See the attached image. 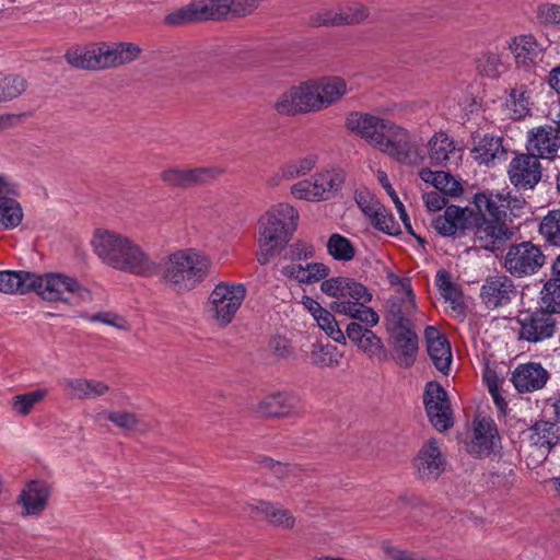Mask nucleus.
I'll return each mask as SVG.
<instances>
[{
	"mask_svg": "<svg viewBox=\"0 0 560 560\" xmlns=\"http://www.w3.org/2000/svg\"><path fill=\"white\" fill-rule=\"evenodd\" d=\"M349 131L360 136L373 148L412 164L422 163L424 156L419 151V141L406 128L389 119L352 112L346 118Z\"/></svg>",
	"mask_w": 560,
	"mask_h": 560,
	"instance_id": "1",
	"label": "nucleus"
},
{
	"mask_svg": "<svg viewBox=\"0 0 560 560\" xmlns=\"http://www.w3.org/2000/svg\"><path fill=\"white\" fill-rule=\"evenodd\" d=\"M91 246L101 261L115 270L139 277H153L159 271V264L140 244L116 231L97 229Z\"/></svg>",
	"mask_w": 560,
	"mask_h": 560,
	"instance_id": "2",
	"label": "nucleus"
},
{
	"mask_svg": "<svg viewBox=\"0 0 560 560\" xmlns=\"http://www.w3.org/2000/svg\"><path fill=\"white\" fill-rule=\"evenodd\" d=\"M299 211L289 202L270 205L257 220V253L260 265H267L277 250L285 246L294 235Z\"/></svg>",
	"mask_w": 560,
	"mask_h": 560,
	"instance_id": "3",
	"label": "nucleus"
},
{
	"mask_svg": "<svg viewBox=\"0 0 560 560\" xmlns=\"http://www.w3.org/2000/svg\"><path fill=\"white\" fill-rule=\"evenodd\" d=\"M320 291L334 299L330 304L334 312L360 320L369 327L377 325V313L368 306L372 294L362 283L348 277H332L320 283Z\"/></svg>",
	"mask_w": 560,
	"mask_h": 560,
	"instance_id": "4",
	"label": "nucleus"
},
{
	"mask_svg": "<svg viewBox=\"0 0 560 560\" xmlns=\"http://www.w3.org/2000/svg\"><path fill=\"white\" fill-rule=\"evenodd\" d=\"M211 258L196 247L176 249L164 262L163 280L176 293H187L200 285L209 276Z\"/></svg>",
	"mask_w": 560,
	"mask_h": 560,
	"instance_id": "5",
	"label": "nucleus"
},
{
	"mask_svg": "<svg viewBox=\"0 0 560 560\" xmlns=\"http://www.w3.org/2000/svg\"><path fill=\"white\" fill-rule=\"evenodd\" d=\"M141 48L133 43H101L84 48L70 49L67 61L81 69H107L136 60Z\"/></svg>",
	"mask_w": 560,
	"mask_h": 560,
	"instance_id": "6",
	"label": "nucleus"
},
{
	"mask_svg": "<svg viewBox=\"0 0 560 560\" xmlns=\"http://www.w3.org/2000/svg\"><path fill=\"white\" fill-rule=\"evenodd\" d=\"M33 281V292L47 302L79 306L93 301V293L88 287L63 272H34Z\"/></svg>",
	"mask_w": 560,
	"mask_h": 560,
	"instance_id": "7",
	"label": "nucleus"
},
{
	"mask_svg": "<svg viewBox=\"0 0 560 560\" xmlns=\"http://www.w3.org/2000/svg\"><path fill=\"white\" fill-rule=\"evenodd\" d=\"M247 295L245 284L233 281H220L210 292L206 312L219 327H226L235 318Z\"/></svg>",
	"mask_w": 560,
	"mask_h": 560,
	"instance_id": "8",
	"label": "nucleus"
},
{
	"mask_svg": "<svg viewBox=\"0 0 560 560\" xmlns=\"http://www.w3.org/2000/svg\"><path fill=\"white\" fill-rule=\"evenodd\" d=\"M317 96V90L313 79H311L284 90L277 97L273 108L282 116L319 112Z\"/></svg>",
	"mask_w": 560,
	"mask_h": 560,
	"instance_id": "9",
	"label": "nucleus"
},
{
	"mask_svg": "<svg viewBox=\"0 0 560 560\" xmlns=\"http://www.w3.org/2000/svg\"><path fill=\"white\" fill-rule=\"evenodd\" d=\"M19 198V184L10 176L0 174V231H12L23 223L25 213Z\"/></svg>",
	"mask_w": 560,
	"mask_h": 560,
	"instance_id": "10",
	"label": "nucleus"
},
{
	"mask_svg": "<svg viewBox=\"0 0 560 560\" xmlns=\"http://www.w3.org/2000/svg\"><path fill=\"white\" fill-rule=\"evenodd\" d=\"M423 402L431 424L440 432L447 431L454 424L453 412L446 390L436 382L425 386Z\"/></svg>",
	"mask_w": 560,
	"mask_h": 560,
	"instance_id": "11",
	"label": "nucleus"
},
{
	"mask_svg": "<svg viewBox=\"0 0 560 560\" xmlns=\"http://www.w3.org/2000/svg\"><path fill=\"white\" fill-rule=\"evenodd\" d=\"M501 448V438L491 418L477 417L472 422V433L467 442V451L475 457H488Z\"/></svg>",
	"mask_w": 560,
	"mask_h": 560,
	"instance_id": "12",
	"label": "nucleus"
},
{
	"mask_svg": "<svg viewBox=\"0 0 560 560\" xmlns=\"http://www.w3.org/2000/svg\"><path fill=\"white\" fill-rule=\"evenodd\" d=\"M516 320L520 325V338L532 343L549 339L556 332V319L544 310L522 311Z\"/></svg>",
	"mask_w": 560,
	"mask_h": 560,
	"instance_id": "13",
	"label": "nucleus"
},
{
	"mask_svg": "<svg viewBox=\"0 0 560 560\" xmlns=\"http://www.w3.org/2000/svg\"><path fill=\"white\" fill-rule=\"evenodd\" d=\"M545 261L541 250L532 243L524 242L512 246L506 253L504 267L516 277L536 272Z\"/></svg>",
	"mask_w": 560,
	"mask_h": 560,
	"instance_id": "14",
	"label": "nucleus"
},
{
	"mask_svg": "<svg viewBox=\"0 0 560 560\" xmlns=\"http://www.w3.org/2000/svg\"><path fill=\"white\" fill-rule=\"evenodd\" d=\"M412 314L397 313L390 314L395 327L393 328V338L395 348L398 352V363L401 366H410L418 352V337L410 327L408 319Z\"/></svg>",
	"mask_w": 560,
	"mask_h": 560,
	"instance_id": "15",
	"label": "nucleus"
},
{
	"mask_svg": "<svg viewBox=\"0 0 560 560\" xmlns=\"http://www.w3.org/2000/svg\"><path fill=\"white\" fill-rule=\"evenodd\" d=\"M232 0H205L191 3L176 13L167 15L170 24H178L187 20H220L231 15Z\"/></svg>",
	"mask_w": 560,
	"mask_h": 560,
	"instance_id": "16",
	"label": "nucleus"
},
{
	"mask_svg": "<svg viewBox=\"0 0 560 560\" xmlns=\"http://www.w3.org/2000/svg\"><path fill=\"white\" fill-rule=\"evenodd\" d=\"M446 460L438 440H428L413 458L416 475L421 480H436L445 470Z\"/></svg>",
	"mask_w": 560,
	"mask_h": 560,
	"instance_id": "17",
	"label": "nucleus"
},
{
	"mask_svg": "<svg viewBox=\"0 0 560 560\" xmlns=\"http://www.w3.org/2000/svg\"><path fill=\"white\" fill-rule=\"evenodd\" d=\"M219 167H167L160 174L163 183L172 187L188 188L210 182L222 174Z\"/></svg>",
	"mask_w": 560,
	"mask_h": 560,
	"instance_id": "18",
	"label": "nucleus"
},
{
	"mask_svg": "<svg viewBox=\"0 0 560 560\" xmlns=\"http://www.w3.org/2000/svg\"><path fill=\"white\" fill-rule=\"evenodd\" d=\"M50 486L44 480H31L22 488L16 503L23 517L39 516L48 506Z\"/></svg>",
	"mask_w": 560,
	"mask_h": 560,
	"instance_id": "19",
	"label": "nucleus"
},
{
	"mask_svg": "<svg viewBox=\"0 0 560 560\" xmlns=\"http://www.w3.org/2000/svg\"><path fill=\"white\" fill-rule=\"evenodd\" d=\"M510 182L518 189H532L541 178L539 159L533 154H520L509 165Z\"/></svg>",
	"mask_w": 560,
	"mask_h": 560,
	"instance_id": "20",
	"label": "nucleus"
},
{
	"mask_svg": "<svg viewBox=\"0 0 560 560\" xmlns=\"http://www.w3.org/2000/svg\"><path fill=\"white\" fill-rule=\"evenodd\" d=\"M258 410L268 417H290L303 411L300 397L290 392H275L266 395L258 404Z\"/></svg>",
	"mask_w": 560,
	"mask_h": 560,
	"instance_id": "21",
	"label": "nucleus"
},
{
	"mask_svg": "<svg viewBox=\"0 0 560 560\" xmlns=\"http://www.w3.org/2000/svg\"><path fill=\"white\" fill-rule=\"evenodd\" d=\"M516 290L508 276H494L486 279L481 287V300L488 308L506 305L515 296Z\"/></svg>",
	"mask_w": 560,
	"mask_h": 560,
	"instance_id": "22",
	"label": "nucleus"
},
{
	"mask_svg": "<svg viewBox=\"0 0 560 560\" xmlns=\"http://www.w3.org/2000/svg\"><path fill=\"white\" fill-rule=\"evenodd\" d=\"M560 148V131L549 125L533 129L527 139V150L537 159H550Z\"/></svg>",
	"mask_w": 560,
	"mask_h": 560,
	"instance_id": "23",
	"label": "nucleus"
},
{
	"mask_svg": "<svg viewBox=\"0 0 560 560\" xmlns=\"http://www.w3.org/2000/svg\"><path fill=\"white\" fill-rule=\"evenodd\" d=\"M516 202L508 189L486 190L475 194L474 203L482 215H489L491 220L502 221L506 210L511 207V202Z\"/></svg>",
	"mask_w": 560,
	"mask_h": 560,
	"instance_id": "24",
	"label": "nucleus"
},
{
	"mask_svg": "<svg viewBox=\"0 0 560 560\" xmlns=\"http://www.w3.org/2000/svg\"><path fill=\"white\" fill-rule=\"evenodd\" d=\"M549 378L540 363L518 364L512 372L511 382L518 393H530L542 388Z\"/></svg>",
	"mask_w": 560,
	"mask_h": 560,
	"instance_id": "25",
	"label": "nucleus"
},
{
	"mask_svg": "<svg viewBox=\"0 0 560 560\" xmlns=\"http://www.w3.org/2000/svg\"><path fill=\"white\" fill-rule=\"evenodd\" d=\"M244 512L249 515L260 514L273 526L284 529H292L296 522L290 510L269 501L253 500L245 504Z\"/></svg>",
	"mask_w": 560,
	"mask_h": 560,
	"instance_id": "26",
	"label": "nucleus"
},
{
	"mask_svg": "<svg viewBox=\"0 0 560 560\" xmlns=\"http://www.w3.org/2000/svg\"><path fill=\"white\" fill-rule=\"evenodd\" d=\"M510 231L503 221L482 219L476 225L475 242L487 250H498L510 238Z\"/></svg>",
	"mask_w": 560,
	"mask_h": 560,
	"instance_id": "27",
	"label": "nucleus"
},
{
	"mask_svg": "<svg viewBox=\"0 0 560 560\" xmlns=\"http://www.w3.org/2000/svg\"><path fill=\"white\" fill-rule=\"evenodd\" d=\"M472 159L486 166H495L506 160V149L501 137L485 135L474 141Z\"/></svg>",
	"mask_w": 560,
	"mask_h": 560,
	"instance_id": "28",
	"label": "nucleus"
},
{
	"mask_svg": "<svg viewBox=\"0 0 560 560\" xmlns=\"http://www.w3.org/2000/svg\"><path fill=\"white\" fill-rule=\"evenodd\" d=\"M508 48L518 66H530L540 60L545 47L532 34H521L511 38Z\"/></svg>",
	"mask_w": 560,
	"mask_h": 560,
	"instance_id": "29",
	"label": "nucleus"
},
{
	"mask_svg": "<svg viewBox=\"0 0 560 560\" xmlns=\"http://www.w3.org/2000/svg\"><path fill=\"white\" fill-rule=\"evenodd\" d=\"M428 354L436 370L446 374L450 370L453 355L447 339L433 326L424 330Z\"/></svg>",
	"mask_w": 560,
	"mask_h": 560,
	"instance_id": "30",
	"label": "nucleus"
},
{
	"mask_svg": "<svg viewBox=\"0 0 560 560\" xmlns=\"http://www.w3.org/2000/svg\"><path fill=\"white\" fill-rule=\"evenodd\" d=\"M318 163L316 153H307L282 165L275 174L269 176L266 184L270 188L280 186L283 180H291L310 174Z\"/></svg>",
	"mask_w": 560,
	"mask_h": 560,
	"instance_id": "31",
	"label": "nucleus"
},
{
	"mask_svg": "<svg viewBox=\"0 0 560 560\" xmlns=\"http://www.w3.org/2000/svg\"><path fill=\"white\" fill-rule=\"evenodd\" d=\"M330 273V268L323 262H295L292 261L282 266L281 275L290 280L296 281L300 284H313L319 281L327 280Z\"/></svg>",
	"mask_w": 560,
	"mask_h": 560,
	"instance_id": "32",
	"label": "nucleus"
},
{
	"mask_svg": "<svg viewBox=\"0 0 560 560\" xmlns=\"http://www.w3.org/2000/svg\"><path fill=\"white\" fill-rule=\"evenodd\" d=\"M313 81L318 94L319 110L336 104L349 92L346 80L338 75L322 77Z\"/></svg>",
	"mask_w": 560,
	"mask_h": 560,
	"instance_id": "33",
	"label": "nucleus"
},
{
	"mask_svg": "<svg viewBox=\"0 0 560 560\" xmlns=\"http://www.w3.org/2000/svg\"><path fill=\"white\" fill-rule=\"evenodd\" d=\"M428 158L432 165L446 166L453 159H459L454 140L445 132L434 133L428 142Z\"/></svg>",
	"mask_w": 560,
	"mask_h": 560,
	"instance_id": "34",
	"label": "nucleus"
},
{
	"mask_svg": "<svg viewBox=\"0 0 560 560\" xmlns=\"http://www.w3.org/2000/svg\"><path fill=\"white\" fill-rule=\"evenodd\" d=\"M345 172L338 167L325 168L311 176L320 201L334 197L345 183Z\"/></svg>",
	"mask_w": 560,
	"mask_h": 560,
	"instance_id": "35",
	"label": "nucleus"
},
{
	"mask_svg": "<svg viewBox=\"0 0 560 560\" xmlns=\"http://www.w3.org/2000/svg\"><path fill=\"white\" fill-rule=\"evenodd\" d=\"M533 105V88L528 84H520L513 88L505 101V107L512 119L518 120L526 117Z\"/></svg>",
	"mask_w": 560,
	"mask_h": 560,
	"instance_id": "36",
	"label": "nucleus"
},
{
	"mask_svg": "<svg viewBox=\"0 0 560 560\" xmlns=\"http://www.w3.org/2000/svg\"><path fill=\"white\" fill-rule=\"evenodd\" d=\"M389 281L396 287V295L390 299L389 314H397L399 312L413 314L417 306L409 280H402L398 276L389 275Z\"/></svg>",
	"mask_w": 560,
	"mask_h": 560,
	"instance_id": "37",
	"label": "nucleus"
},
{
	"mask_svg": "<svg viewBox=\"0 0 560 560\" xmlns=\"http://www.w3.org/2000/svg\"><path fill=\"white\" fill-rule=\"evenodd\" d=\"M34 272L25 270L0 271V292L5 294H26L33 292Z\"/></svg>",
	"mask_w": 560,
	"mask_h": 560,
	"instance_id": "38",
	"label": "nucleus"
},
{
	"mask_svg": "<svg viewBox=\"0 0 560 560\" xmlns=\"http://www.w3.org/2000/svg\"><path fill=\"white\" fill-rule=\"evenodd\" d=\"M555 429V424L548 421L536 422L529 429V444L536 448V451L539 453L538 457L541 459L547 457L551 446L558 439Z\"/></svg>",
	"mask_w": 560,
	"mask_h": 560,
	"instance_id": "39",
	"label": "nucleus"
},
{
	"mask_svg": "<svg viewBox=\"0 0 560 560\" xmlns=\"http://www.w3.org/2000/svg\"><path fill=\"white\" fill-rule=\"evenodd\" d=\"M435 283L442 298L448 303L452 311L457 316L464 317L466 310L464 295L459 287L451 281L450 275L445 270L438 271Z\"/></svg>",
	"mask_w": 560,
	"mask_h": 560,
	"instance_id": "40",
	"label": "nucleus"
},
{
	"mask_svg": "<svg viewBox=\"0 0 560 560\" xmlns=\"http://www.w3.org/2000/svg\"><path fill=\"white\" fill-rule=\"evenodd\" d=\"M63 388L69 396L77 399H91L108 392V386L100 381L86 378H67Z\"/></svg>",
	"mask_w": 560,
	"mask_h": 560,
	"instance_id": "41",
	"label": "nucleus"
},
{
	"mask_svg": "<svg viewBox=\"0 0 560 560\" xmlns=\"http://www.w3.org/2000/svg\"><path fill=\"white\" fill-rule=\"evenodd\" d=\"M466 211L457 206L446 207L443 214L433 220V228L443 236H453L465 226Z\"/></svg>",
	"mask_w": 560,
	"mask_h": 560,
	"instance_id": "42",
	"label": "nucleus"
},
{
	"mask_svg": "<svg viewBox=\"0 0 560 560\" xmlns=\"http://www.w3.org/2000/svg\"><path fill=\"white\" fill-rule=\"evenodd\" d=\"M342 353L332 345L314 343L310 352V361L317 366L334 368L340 364Z\"/></svg>",
	"mask_w": 560,
	"mask_h": 560,
	"instance_id": "43",
	"label": "nucleus"
},
{
	"mask_svg": "<svg viewBox=\"0 0 560 560\" xmlns=\"http://www.w3.org/2000/svg\"><path fill=\"white\" fill-rule=\"evenodd\" d=\"M477 71L489 79L499 78L506 69L502 56L494 51L482 52L476 60Z\"/></svg>",
	"mask_w": 560,
	"mask_h": 560,
	"instance_id": "44",
	"label": "nucleus"
},
{
	"mask_svg": "<svg viewBox=\"0 0 560 560\" xmlns=\"http://www.w3.org/2000/svg\"><path fill=\"white\" fill-rule=\"evenodd\" d=\"M327 252L335 260L339 261H350L355 256V247L351 241L338 233L329 236Z\"/></svg>",
	"mask_w": 560,
	"mask_h": 560,
	"instance_id": "45",
	"label": "nucleus"
},
{
	"mask_svg": "<svg viewBox=\"0 0 560 560\" xmlns=\"http://www.w3.org/2000/svg\"><path fill=\"white\" fill-rule=\"evenodd\" d=\"M26 80L18 74H0V103L12 101L26 90Z\"/></svg>",
	"mask_w": 560,
	"mask_h": 560,
	"instance_id": "46",
	"label": "nucleus"
},
{
	"mask_svg": "<svg viewBox=\"0 0 560 560\" xmlns=\"http://www.w3.org/2000/svg\"><path fill=\"white\" fill-rule=\"evenodd\" d=\"M80 317L90 323H101L110 327H114L120 331H129L131 329V323L122 315L112 312L102 311L95 314H80Z\"/></svg>",
	"mask_w": 560,
	"mask_h": 560,
	"instance_id": "47",
	"label": "nucleus"
},
{
	"mask_svg": "<svg viewBox=\"0 0 560 560\" xmlns=\"http://www.w3.org/2000/svg\"><path fill=\"white\" fill-rule=\"evenodd\" d=\"M46 396L47 390L44 388H38L28 393L15 395L11 400V407L18 415L25 417Z\"/></svg>",
	"mask_w": 560,
	"mask_h": 560,
	"instance_id": "48",
	"label": "nucleus"
},
{
	"mask_svg": "<svg viewBox=\"0 0 560 560\" xmlns=\"http://www.w3.org/2000/svg\"><path fill=\"white\" fill-rule=\"evenodd\" d=\"M539 233L552 245H560V209L550 210L539 224Z\"/></svg>",
	"mask_w": 560,
	"mask_h": 560,
	"instance_id": "49",
	"label": "nucleus"
},
{
	"mask_svg": "<svg viewBox=\"0 0 560 560\" xmlns=\"http://www.w3.org/2000/svg\"><path fill=\"white\" fill-rule=\"evenodd\" d=\"M314 320L317 323L318 327L326 332V335L331 338L334 341L338 343H346L345 332L340 329L335 316L331 312L324 308L320 313H318Z\"/></svg>",
	"mask_w": 560,
	"mask_h": 560,
	"instance_id": "50",
	"label": "nucleus"
},
{
	"mask_svg": "<svg viewBox=\"0 0 560 560\" xmlns=\"http://www.w3.org/2000/svg\"><path fill=\"white\" fill-rule=\"evenodd\" d=\"M541 304L550 314L560 313V280L547 281L541 290Z\"/></svg>",
	"mask_w": 560,
	"mask_h": 560,
	"instance_id": "51",
	"label": "nucleus"
},
{
	"mask_svg": "<svg viewBox=\"0 0 560 560\" xmlns=\"http://www.w3.org/2000/svg\"><path fill=\"white\" fill-rule=\"evenodd\" d=\"M355 202L370 220L384 207L375 195L366 189L355 191Z\"/></svg>",
	"mask_w": 560,
	"mask_h": 560,
	"instance_id": "52",
	"label": "nucleus"
},
{
	"mask_svg": "<svg viewBox=\"0 0 560 560\" xmlns=\"http://www.w3.org/2000/svg\"><path fill=\"white\" fill-rule=\"evenodd\" d=\"M371 223L378 231L388 234V235H397L400 233V225L395 220L394 215L387 211L385 207H382V210L375 214L371 219Z\"/></svg>",
	"mask_w": 560,
	"mask_h": 560,
	"instance_id": "53",
	"label": "nucleus"
},
{
	"mask_svg": "<svg viewBox=\"0 0 560 560\" xmlns=\"http://www.w3.org/2000/svg\"><path fill=\"white\" fill-rule=\"evenodd\" d=\"M313 182L311 178L302 179L294 183L290 188V194L294 199L304 200L308 202H319L318 195L315 188H313Z\"/></svg>",
	"mask_w": 560,
	"mask_h": 560,
	"instance_id": "54",
	"label": "nucleus"
},
{
	"mask_svg": "<svg viewBox=\"0 0 560 560\" xmlns=\"http://www.w3.org/2000/svg\"><path fill=\"white\" fill-rule=\"evenodd\" d=\"M107 419L116 427L126 431L135 430L139 424L138 416L125 410L110 411L107 415Z\"/></svg>",
	"mask_w": 560,
	"mask_h": 560,
	"instance_id": "55",
	"label": "nucleus"
},
{
	"mask_svg": "<svg viewBox=\"0 0 560 560\" xmlns=\"http://www.w3.org/2000/svg\"><path fill=\"white\" fill-rule=\"evenodd\" d=\"M340 9L341 25L363 22L369 16V10L363 4H352Z\"/></svg>",
	"mask_w": 560,
	"mask_h": 560,
	"instance_id": "56",
	"label": "nucleus"
},
{
	"mask_svg": "<svg viewBox=\"0 0 560 560\" xmlns=\"http://www.w3.org/2000/svg\"><path fill=\"white\" fill-rule=\"evenodd\" d=\"M434 187L440 192H444L450 196H458L463 191L459 182L456 180L450 173L443 171L439 172Z\"/></svg>",
	"mask_w": 560,
	"mask_h": 560,
	"instance_id": "57",
	"label": "nucleus"
},
{
	"mask_svg": "<svg viewBox=\"0 0 560 560\" xmlns=\"http://www.w3.org/2000/svg\"><path fill=\"white\" fill-rule=\"evenodd\" d=\"M313 26L341 25L340 9H323L311 16Z\"/></svg>",
	"mask_w": 560,
	"mask_h": 560,
	"instance_id": "58",
	"label": "nucleus"
},
{
	"mask_svg": "<svg viewBox=\"0 0 560 560\" xmlns=\"http://www.w3.org/2000/svg\"><path fill=\"white\" fill-rule=\"evenodd\" d=\"M358 348L370 357H376L383 352V342L372 330H370L369 332H365L362 341L358 343Z\"/></svg>",
	"mask_w": 560,
	"mask_h": 560,
	"instance_id": "59",
	"label": "nucleus"
},
{
	"mask_svg": "<svg viewBox=\"0 0 560 560\" xmlns=\"http://www.w3.org/2000/svg\"><path fill=\"white\" fill-rule=\"evenodd\" d=\"M231 15L245 16L253 13L258 8L257 0H232Z\"/></svg>",
	"mask_w": 560,
	"mask_h": 560,
	"instance_id": "60",
	"label": "nucleus"
},
{
	"mask_svg": "<svg viewBox=\"0 0 560 560\" xmlns=\"http://www.w3.org/2000/svg\"><path fill=\"white\" fill-rule=\"evenodd\" d=\"M427 208L431 211H439L446 206V199L440 191H430L423 195Z\"/></svg>",
	"mask_w": 560,
	"mask_h": 560,
	"instance_id": "61",
	"label": "nucleus"
},
{
	"mask_svg": "<svg viewBox=\"0 0 560 560\" xmlns=\"http://www.w3.org/2000/svg\"><path fill=\"white\" fill-rule=\"evenodd\" d=\"M370 329L362 327L360 324L352 322L347 326L346 329V339L349 338L354 345L358 346L362 338L365 336V332H369Z\"/></svg>",
	"mask_w": 560,
	"mask_h": 560,
	"instance_id": "62",
	"label": "nucleus"
},
{
	"mask_svg": "<svg viewBox=\"0 0 560 560\" xmlns=\"http://www.w3.org/2000/svg\"><path fill=\"white\" fill-rule=\"evenodd\" d=\"M541 18L548 23L560 22V7L555 4H547L540 9Z\"/></svg>",
	"mask_w": 560,
	"mask_h": 560,
	"instance_id": "63",
	"label": "nucleus"
},
{
	"mask_svg": "<svg viewBox=\"0 0 560 560\" xmlns=\"http://www.w3.org/2000/svg\"><path fill=\"white\" fill-rule=\"evenodd\" d=\"M382 548L392 560H413V557L410 553L390 546L389 544H383Z\"/></svg>",
	"mask_w": 560,
	"mask_h": 560,
	"instance_id": "64",
	"label": "nucleus"
}]
</instances>
